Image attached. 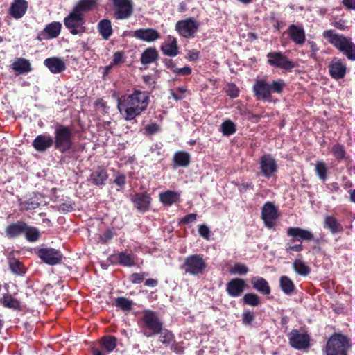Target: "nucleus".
Listing matches in <instances>:
<instances>
[{
	"instance_id": "59",
	"label": "nucleus",
	"mask_w": 355,
	"mask_h": 355,
	"mask_svg": "<svg viewBox=\"0 0 355 355\" xmlns=\"http://www.w3.org/2000/svg\"><path fill=\"white\" fill-rule=\"evenodd\" d=\"M227 94L232 98H235L239 96V91L235 85H230L226 91Z\"/></svg>"
},
{
	"instance_id": "8",
	"label": "nucleus",
	"mask_w": 355,
	"mask_h": 355,
	"mask_svg": "<svg viewBox=\"0 0 355 355\" xmlns=\"http://www.w3.org/2000/svg\"><path fill=\"white\" fill-rule=\"evenodd\" d=\"M200 27V23L194 18L189 17L178 21L175 24V30L183 37L193 38Z\"/></svg>"
},
{
	"instance_id": "54",
	"label": "nucleus",
	"mask_w": 355,
	"mask_h": 355,
	"mask_svg": "<svg viewBox=\"0 0 355 355\" xmlns=\"http://www.w3.org/2000/svg\"><path fill=\"white\" fill-rule=\"evenodd\" d=\"M242 320L243 324L245 325H250L254 320V315L252 312L246 310L242 314Z\"/></svg>"
},
{
	"instance_id": "58",
	"label": "nucleus",
	"mask_w": 355,
	"mask_h": 355,
	"mask_svg": "<svg viewBox=\"0 0 355 355\" xmlns=\"http://www.w3.org/2000/svg\"><path fill=\"white\" fill-rule=\"evenodd\" d=\"M185 92L186 89L184 87H180L177 88L175 92H171V96L175 100L178 101L184 97Z\"/></svg>"
},
{
	"instance_id": "35",
	"label": "nucleus",
	"mask_w": 355,
	"mask_h": 355,
	"mask_svg": "<svg viewBox=\"0 0 355 355\" xmlns=\"http://www.w3.org/2000/svg\"><path fill=\"white\" fill-rule=\"evenodd\" d=\"M281 290L287 295H291L295 289L293 281L287 276H282L279 279Z\"/></svg>"
},
{
	"instance_id": "49",
	"label": "nucleus",
	"mask_w": 355,
	"mask_h": 355,
	"mask_svg": "<svg viewBox=\"0 0 355 355\" xmlns=\"http://www.w3.org/2000/svg\"><path fill=\"white\" fill-rule=\"evenodd\" d=\"M331 152L335 158L340 161L345 157V148L341 144H336L332 147Z\"/></svg>"
},
{
	"instance_id": "56",
	"label": "nucleus",
	"mask_w": 355,
	"mask_h": 355,
	"mask_svg": "<svg viewBox=\"0 0 355 355\" xmlns=\"http://www.w3.org/2000/svg\"><path fill=\"white\" fill-rule=\"evenodd\" d=\"M114 176H115V178L113 180V182L115 184H116L117 186H119L120 187H123L125 185V182H126V177H125V175L117 172L114 175Z\"/></svg>"
},
{
	"instance_id": "24",
	"label": "nucleus",
	"mask_w": 355,
	"mask_h": 355,
	"mask_svg": "<svg viewBox=\"0 0 355 355\" xmlns=\"http://www.w3.org/2000/svg\"><path fill=\"white\" fill-rule=\"evenodd\" d=\"M44 64L54 74L60 73L66 69L64 60L58 57L48 58L44 60Z\"/></svg>"
},
{
	"instance_id": "46",
	"label": "nucleus",
	"mask_w": 355,
	"mask_h": 355,
	"mask_svg": "<svg viewBox=\"0 0 355 355\" xmlns=\"http://www.w3.org/2000/svg\"><path fill=\"white\" fill-rule=\"evenodd\" d=\"M243 301L245 304L256 306L260 304V299L259 296L253 293H246L243 297Z\"/></svg>"
},
{
	"instance_id": "47",
	"label": "nucleus",
	"mask_w": 355,
	"mask_h": 355,
	"mask_svg": "<svg viewBox=\"0 0 355 355\" xmlns=\"http://www.w3.org/2000/svg\"><path fill=\"white\" fill-rule=\"evenodd\" d=\"M315 173L318 178L324 182L327 180V168L324 162H318L315 164Z\"/></svg>"
},
{
	"instance_id": "39",
	"label": "nucleus",
	"mask_w": 355,
	"mask_h": 355,
	"mask_svg": "<svg viewBox=\"0 0 355 355\" xmlns=\"http://www.w3.org/2000/svg\"><path fill=\"white\" fill-rule=\"evenodd\" d=\"M24 234L26 240L31 243L37 241L40 235V232L37 227L29 226L27 223H26V228Z\"/></svg>"
},
{
	"instance_id": "41",
	"label": "nucleus",
	"mask_w": 355,
	"mask_h": 355,
	"mask_svg": "<svg viewBox=\"0 0 355 355\" xmlns=\"http://www.w3.org/2000/svg\"><path fill=\"white\" fill-rule=\"evenodd\" d=\"M101 345L107 353L112 352L116 347V338L112 336H104Z\"/></svg>"
},
{
	"instance_id": "61",
	"label": "nucleus",
	"mask_w": 355,
	"mask_h": 355,
	"mask_svg": "<svg viewBox=\"0 0 355 355\" xmlns=\"http://www.w3.org/2000/svg\"><path fill=\"white\" fill-rule=\"evenodd\" d=\"M144 274L133 273L131 276V282L133 284H139L143 282Z\"/></svg>"
},
{
	"instance_id": "28",
	"label": "nucleus",
	"mask_w": 355,
	"mask_h": 355,
	"mask_svg": "<svg viewBox=\"0 0 355 355\" xmlns=\"http://www.w3.org/2000/svg\"><path fill=\"white\" fill-rule=\"evenodd\" d=\"M26 228V223L22 221H18L13 223L6 229V234L8 238L12 239L19 236L21 234H24Z\"/></svg>"
},
{
	"instance_id": "4",
	"label": "nucleus",
	"mask_w": 355,
	"mask_h": 355,
	"mask_svg": "<svg viewBox=\"0 0 355 355\" xmlns=\"http://www.w3.org/2000/svg\"><path fill=\"white\" fill-rule=\"evenodd\" d=\"M53 144L56 150L64 153L73 148V132L67 125L56 124L54 129Z\"/></svg>"
},
{
	"instance_id": "52",
	"label": "nucleus",
	"mask_w": 355,
	"mask_h": 355,
	"mask_svg": "<svg viewBox=\"0 0 355 355\" xmlns=\"http://www.w3.org/2000/svg\"><path fill=\"white\" fill-rule=\"evenodd\" d=\"M159 130L160 126L155 123H152L145 125L144 128V134L146 135H153L159 132Z\"/></svg>"
},
{
	"instance_id": "13",
	"label": "nucleus",
	"mask_w": 355,
	"mask_h": 355,
	"mask_svg": "<svg viewBox=\"0 0 355 355\" xmlns=\"http://www.w3.org/2000/svg\"><path fill=\"white\" fill-rule=\"evenodd\" d=\"M112 2L116 8V19H125L132 15L133 8L130 0H112Z\"/></svg>"
},
{
	"instance_id": "60",
	"label": "nucleus",
	"mask_w": 355,
	"mask_h": 355,
	"mask_svg": "<svg viewBox=\"0 0 355 355\" xmlns=\"http://www.w3.org/2000/svg\"><path fill=\"white\" fill-rule=\"evenodd\" d=\"M197 215L196 214H189L186 215L181 219V223L183 224H189L196 220Z\"/></svg>"
},
{
	"instance_id": "38",
	"label": "nucleus",
	"mask_w": 355,
	"mask_h": 355,
	"mask_svg": "<svg viewBox=\"0 0 355 355\" xmlns=\"http://www.w3.org/2000/svg\"><path fill=\"white\" fill-rule=\"evenodd\" d=\"M0 302L6 308L14 310H17L20 308V302L8 294L4 295L0 300Z\"/></svg>"
},
{
	"instance_id": "1",
	"label": "nucleus",
	"mask_w": 355,
	"mask_h": 355,
	"mask_svg": "<svg viewBox=\"0 0 355 355\" xmlns=\"http://www.w3.org/2000/svg\"><path fill=\"white\" fill-rule=\"evenodd\" d=\"M149 103V94L146 91L135 89L118 100V109L126 121H131L144 112Z\"/></svg>"
},
{
	"instance_id": "7",
	"label": "nucleus",
	"mask_w": 355,
	"mask_h": 355,
	"mask_svg": "<svg viewBox=\"0 0 355 355\" xmlns=\"http://www.w3.org/2000/svg\"><path fill=\"white\" fill-rule=\"evenodd\" d=\"M142 320L145 326L143 334L146 337H151L153 335L159 334L162 329V323L157 313L154 311L150 310L145 311L143 314Z\"/></svg>"
},
{
	"instance_id": "50",
	"label": "nucleus",
	"mask_w": 355,
	"mask_h": 355,
	"mask_svg": "<svg viewBox=\"0 0 355 355\" xmlns=\"http://www.w3.org/2000/svg\"><path fill=\"white\" fill-rule=\"evenodd\" d=\"M159 334H160L159 340L164 344H169L173 339V334L167 329L162 328Z\"/></svg>"
},
{
	"instance_id": "30",
	"label": "nucleus",
	"mask_w": 355,
	"mask_h": 355,
	"mask_svg": "<svg viewBox=\"0 0 355 355\" xmlns=\"http://www.w3.org/2000/svg\"><path fill=\"white\" fill-rule=\"evenodd\" d=\"M12 69L16 71L17 74L26 73L31 71L29 61L24 58H17L12 64Z\"/></svg>"
},
{
	"instance_id": "42",
	"label": "nucleus",
	"mask_w": 355,
	"mask_h": 355,
	"mask_svg": "<svg viewBox=\"0 0 355 355\" xmlns=\"http://www.w3.org/2000/svg\"><path fill=\"white\" fill-rule=\"evenodd\" d=\"M293 266L295 271L300 275L306 276L310 273L309 267L300 259H296Z\"/></svg>"
},
{
	"instance_id": "64",
	"label": "nucleus",
	"mask_w": 355,
	"mask_h": 355,
	"mask_svg": "<svg viewBox=\"0 0 355 355\" xmlns=\"http://www.w3.org/2000/svg\"><path fill=\"white\" fill-rule=\"evenodd\" d=\"M187 58L191 61H196L199 58V51L194 49L189 51Z\"/></svg>"
},
{
	"instance_id": "9",
	"label": "nucleus",
	"mask_w": 355,
	"mask_h": 355,
	"mask_svg": "<svg viewBox=\"0 0 355 355\" xmlns=\"http://www.w3.org/2000/svg\"><path fill=\"white\" fill-rule=\"evenodd\" d=\"M268 63L274 67L291 71L294 68V63L285 56L282 52H270L267 54Z\"/></svg>"
},
{
	"instance_id": "62",
	"label": "nucleus",
	"mask_w": 355,
	"mask_h": 355,
	"mask_svg": "<svg viewBox=\"0 0 355 355\" xmlns=\"http://www.w3.org/2000/svg\"><path fill=\"white\" fill-rule=\"evenodd\" d=\"M303 250V247L301 244H297L295 245H286V251L288 253H291L292 251L295 252H301Z\"/></svg>"
},
{
	"instance_id": "29",
	"label": "nucleus",
	"mask_w": 355,
	"mask_h": 355,
	"mask_svg": "<svg viewBox=\"0 0 355 355\" xmlns=\"http://www.w3.org/2000/svg\"><path fill=\"white\" fill-rule=\"evenodd\" d=\"M161 50L166 55L171 57L175 56L178 53L176 39L170 37L168 42H165L162 44Z\"/></svg>"
},
{
	"instance_id": "37",
	"label": "nucleus",
	"mask_w": 355,
	"mask_h": 355,
	"mask_svg": "<svg viewBox=\"0 0 355 355\" xmlns=\"http://www.w3.org/2000/svg\"><path fill=\"white\" fill-rule=\"evenodd\" d=\"M40 205V203L35 195L19 201V207L21 210H33L38 207Z\"/></svg>"
},
{
	"instance_id": "6",
	"label": "nucleus",
	"mask_w": 355,
	"mask_h": 355,
	"mask_svg": "<svg viewBox=\"0 0 355 355\" xmlns=\"http://www.w3.org/2000/svg\"><path fill=\"white\" fill-rule=\"evenodd\" d=\"M206 266V262L202 254H192L184 259L181 268L185 273L193 276H198L204 272Z\"/></svg>"
},
{
	"instance_id": "21",
	"label": "nucleus",
	"mask_w": 355,
	"mask_h": 355,
	"mask_svg": "<svg viewBox=\"0 0 355 355\" xmlns=\"http://www.w3.org/2000/svg\"><path fill=\"white\" fill-rule=\"evenodd\" d=\"M287 234L292 237L291 242L310 241L313 239V234L311 231L300 227H289Z\"/></svg>"
},
{
	"instance_id": "18",
	"label": "nucleus",
	"mask_w": 355,
	"mask_h": 355,
	"mask_svg": "<svg viewBox=\"0 0 355 355\" xmlns=\"http://www.w3.org/2000/svg\"><path fill=\"white\" fill-rule=\"evenodd\" d=\"M134 207L141 213L147 211L150 208V197L146 193H137L131 196Z\"/></svg>"
},
{
	"instance_id": "22",
	"label": "nucleus",
	"mask_w": 355,
	"mask_h": 355,
	"mask_svg": "<svg viewBox=\"0 0 355 355\" xmlns=\"http://www.w3.org/2000/svg\"><path fill=\"white\" fill-rule=\"evenodd\" d=\"M245 281L240 278L231 279L226 285V291L232 297H237L243 292Z\"/></svg>"
},
{
	"instance_id": "36",
	"label": "nucleus",
	"mask_w": 355,
	"mask_h": 355,
	"mask_svg": "<svg viewBox=\"0 0 355 355\" xmlns=\"http://www.w3.org/2000/svg\"><path fill=\"white\" fill-rule=\"evenodd\" d=\"M179 198V194L173 191H167L159 194L160 201L166 205H171Z\"/></svg>"
},
{
	"instance_id": "16",
	"label": "nucleus",
	"mask_w": 355,
	"mask_h": 355,
	"mask_svg": "<svg viewBox=\"0 0 355 355\" xmlns=\"http://www.w3.org/2000/svg\"><path fill=\"white\" fill-rule=\"evenodd\" d=\"M277 218V209L271 202H266L261 209V218L266 227H273L274 221Z\"/></svg>"
},
{
	"instance_id": "19",
	"label": "nucleus",
	"mask_w": 355,
	"mask_h": 355,
	"mask_svg": "<svg viewBox=\"0 0 355 355\" xmlns=\"http://www.w3.org/2000/svg\"><path fill=\"white\" fill-rule=\"evenodd\" d=\"M32 146L37 151L44 152L54 146L53 137L48 134L39 135L33 141Z\"/></svg>"
},
{
	"instance_id": "51",
	"label": "nucleus",
	"mask_w": 355,
	"mask_h": 355,
	"mask_svg": "<svg viewBox=\"0 0 355 355\" xmlns=\"http://www.w3.org/2000/svg\"><path fill=\"white\" fill-rule=\"evenodd\" d=\"M248 272V268L243 263H236L230 270V272L234 275H243Z\"/></svg>"
},
{
	"instance_id": "43",
	"label": "nucleus",
	"mask_w": 355,
	"mask_h": 355,
	"mask_svg": "<svg viewBox=\"0 0 355 355\" xmlns=\"http://www.w3.org/2000/svg\"><path fill=\"white\" fill-rule=\"evenodd\" d=\"M10 270L16 275H22L25 272V268L23 264L16 259H11L9 261Z\"/></svg>"
},
{
	"instance_id": "5",
	"label": "nucleus",
	"mask_w": 355,
	"mask_h": 355,
	"mask_svg": "<svg viewBox=\"0 0 355 355\" xmlns=\"http://www.w3.org/2000/svg\"><path fill=\"white\" fill-rule=\"evenodd\" d=\"M350 347L347 337L341 334H335L331 336L327 344V355H347Z\"/></svg>"
},
{
	"instance_id": "40",
	"label": "nucleus",
	"mask_w": 355,
	"mask_h": 355,
	"mask_svg": "<svg viewBox=\"0 0 355 355\" xmlns=\"http://www.w3.org/2000/svg\"><path fill=\"white\" fill-rule=\"evenodd\" d=\"M117 260L123 266L131 267L135 265L133 256L127 252H122L119 253L117 254Z\"/></svg>"
},
{
	"instance_id": "63",
	"label": "nucleus",
	"mask_w": 355,
	"mask_h": 355,
	"mask_svg": "<svg viewBox=\"0 0 355 355\" xmlns=\"http://www.w3.org/2000/svg\"><path fill=\"white\" fill-rule=\"evenodd\" d=\"M59 211L62 213L69 212L73 210V206L71 203L64 202L61 204L58 208Z\"/></svg>"
},
{
	"instance_id": "17",
	"label": "nucleus",
	"mask_w": 355,
	"mask_h": 355,
	"mask_svg": "<svg viewBox=\"0 0 355 355\" xmlns=\"http://www.w3.org/2000/svg\"><path fill=\"white\" fill-rule=\"evenodd\" d=\"M135 38L146 42H153L160 39L161 34L154 28H139L132 33Z\"/></svg>"
},
{
	"instance_id": "55",
	"label": "nucleus",
	"mask_w": 355,
	"mask_h": 355,
	"mask_svg": "<svg viewBox=\"0 0 355 355\" xmlns=\"http://www.w3.org/2000/svg\"><path fill=\"white\" fill-rule=\"evenodd\" d=\"M198 233L203 239L209 240L210 237V230L206 225H200L198 227Z\"/></svg>"
},
{
	"instance_id": "27",
	"label": "nucleus",
	"mask_w": 355,
	"mask_h": 355,
	"mask_svg": "<svg viewBox=\"0 0 355 355\" xmlns=\"http://www.w3.org/2000/svg\"><path fill=\"white\" fill-rule=\"evenodd\" d=\"M251 284L254 289L263 295H269L271 292L268 282L263 277L254 276L251 279Z\"/></svg>"
},
{
	"instance_id": "25",
	"label": "nucleus",
	"mask_w": 355,
	"mask_h": 355,
	"mask_svg": "<svg viewBox=\"0 0 355 355\" xmlns=\"http://www.w3.org/2000/svg\"><path fill=\"white\" fill-rule=\"evenodd\" d=\"M288 34L291 40L297 45H302L305 42V31L301 26L291 25L288 28Z\"/></svg>"
},
{
	"instance_id": "26",
	"label": "nucleus",
	"mask_w": 355,
	"mask_h": 355,
	"mask_svg": "<svg viewBox=\"0 0 355 355\" xmlns=\"http://www.w3.org/2000/svg\"><path fill=\"white\" fill-rule=\"evenodd\" d=\"M108 178L106 169L103 168H97L90 174L89 180L96 186H103Z\"/></svg>"
},
{
	"instance_id": "45",
	"label": "nucleus",
	"mask_w": 355,
	"mask_h": 355,
	"mask_svg": "<svg viewBox=\"0 0 355 355\" xmlns=\"http://www.w3.org/2000/svg\"><path fill=\"white\" fill-rule=\"evenodd\" d=\"M95 4L96 0H80L73 10L80 13L90 10Z\"/></svg>"
},
{
	"instance_id": "32",
	"label": "nucleus",
	"mask_w": 355,
	"mask_h": 355,
	"mask_svg": "<svg viewBox=\"0 0 355 355\" xmlns=\"http://www.w3.org/2000/svg\"><path fill=\"white\" fill-rule=\"evenodd\" d=\"M324 227L329 229L332 234L340 232L343 230L342 225L331 216H327L324 218Z\"/></svg>"
},
{
	"instance_id": "34",
	"label": "nucleus",
	"mask_w": 355,
	"mask_h": 355,
	"mask_svg": "<svg viewBox=\"0 0 355 355\" xmlns=\"http://www.w3.org/2000/svg\"><path fill=\"white\" fill-rule=\"evenodd\" d=\"M173 162L175 167H186L189 164L190 155L187 152L178 151L173 156Z\"/></svg>"
},
{
	"instance_id": "10",
	"label": "nucleus",
	"mask_w": 355,
	"mask_h": 355,
	"mask_svg": "<svg viewBox=\"0 0 355 355\" xmlns=\"http://www.w3.org/2000/svg\"><path fill=\"white\" fill-rule=\"evenodd\" d=\"M64 23L65 26L73 35L79 34L84 31L83 27L84 24L83 18L80 13H78L74 10L64 18Z\"/></svg>"
},
{
	"instance_id": "48",
	"label": "nucleus",
	"mask_w": 355,
	"mask_h": 355,
	"mask_svg": "<svg viewBox=\"0 0 355 355\" xmlns=\"http://www.w3.org/2000/svg\"><path fill=\"white\" fill-rule=\"evenodd\" d=\"M116 306L123 311H129L132 308V302L125 297H118L115 301Z\"/></svg>"
},
{
	"instance_id": "44",
	"label": "nucleus",
	"mask_w": 355,
	"mask_h": 355,
	"mask_svg": "<svg viewBox=\"0 0 355 355\" xmlns=\"http://www.w3.org/2000/svg\"><path fill=\"white\" fill-rule=\"evenodd\" d=\"M220 130L223 135L230 136L236 132V125L230 120H225L220 125Z\"/></svg>"
},
{
	"instance_id": "33",
	"label": "nucleus",
	"mask_w": 355,
	"mask_h": 355,
	"mask_svg": "<svg viewBox=\"0 0 355 355\" xmlns=\"http://www.w3.org/2000/svg\"><path fill=\"white\" fill-rule=\"evenodd\" d=\"M100 35L105 40H107L112 34L111 21L109 19H102L98 24Z\"/></svg>"
},
{
	"instance_id": "12",
	"label": "nucleus",
	"mask_w": 355,
	"mask_h": 355,
	"mask_svg": "<svg viewBox=\"0 0 355 355\" xmlns=\"http://www.w3.org/2000/svg\"><path fill=\"white\" fill-rule=\"evenodd\" d=\"M37 255L44 263L51 266L59 263L62 259L60 251L51 248L38 250Z\"/></svg>"
},
{
	"instance_id": "57",
	"label": "nucleus",
	"mask_w": 355,
	"mask_h": 355,
	"mask_svg": "<svg viewBox=\"0 0 355 355\" xmlns=\"http://www.w3.org/2000/svg\"><path fill=\"white\" fill-rule=\"evenodd\" d=\"M124 62V54L122 51L115 52L113 55L112 64L118 65Z\"/></svg>"
},
{
	"instance_id": "53",
	"label": "nucleus",
	"mask_w": 355,
	"mask_h": 355,
	"mask_svg": "<svg viewBox=\"0 0 355 355\" xmlns=\"http://www.w3.org/2000/svg\"><path fill=\"white\" fill-rule=\"evenodd\" d=\"M172 71L179 76H188L191 73L192 69L187 66L182 68H178L175 65H173Z\"/></svg>"
},
{
	"instance_id": "23",
	"label": "nucleus",
	"mask_w": 355,
	"mask_h": 355,
	"mask_svg": "<svg viewBox=\"0 0 355 355\" xmlns=\"http://www.w3.org/2000/svg\"><path fill=\"white\" fill-rule=\"evenodd\" d=\"M28 2L26 0H13L9 8V14L15 19H21L26 12Z\"/></svg>"
},
{
	"instance_id": "31",
	"label": "nucleus",
	"mask_w": 355,
	"mask_h": 355,
	"mask_svg": "<svg viewBox=\"0 0 355 355\" xmlns=\"http://www.w3.org/2000/svg\"><path fill=\"white\" fill-rule=\"evenodd\" d=\"M158 53L155 48H148L145 50L141 56V62L143 64H149L158 59Z\"/></svg>"
},
{
	"instance_id": "3",
	"label": "nucleus",
	"mask_w": 355,
	"mask_h": 355,
	"mask_svg": "<svg viewBox=\"0 0 355 355\" xmlns=\"http://www.w3.org/2000/svg\"><path fill=\"white\" fill-rule=\"evenodd\" d=\"M322 35L328 42L343 53L348 60L355 61V44L351 37L340 35L332 29L324 31Z\"/></svg>"
},
{
	"instance_id": "20",
	"label": "nucleus",
	"mask_w": 355,
	"mask_h": 355,
	"mask_svg": "<svg viewBox=\"0 0 355 355\" xmlns=\"http://www.w3.org/2000/svg\"><path fill=\"white\" fill-rule=\"evenodd\" d=\"M62 25L60 22L54 21L46 26L44 29L37 35V40H49L57 37L61 30Z\"/></svg>"
},
{
	"instance_id": "2",
	"label": "nucleus",
	"mask_w": 355,
	"mask_h": 355,
	"mask_svg": "<svg viewBox=\"0 0 355 355\" xmlns=\"http://www.w3.org/2000/svg\"><path fill=\"white\" fill-rule=\"evenodd\" d=\"M286 87V83L282 79L268 83L265 79L257 80L252 87L254 96L259 101H271L272 94H281Z\"/></svg>"
},
{
	"instance_id": "11",
	"label": "nucleus",
	"mask_w": 355,
	"mask_h": 355,
	"mask_svg": "<svg viewBox=\"0 0 355 355\" xmlns=\"http://www.w3.org/2000/svg\"><path fill=\"white\" fill-rule=\"evenodd\" d=\"M259 164L261 175L267 179L272 178L277 171V162L270 155L266 154L261 156Z\"/></svg>"
},
{
	"instance_id": "14",
	"label": "nucleus",
	"mask_w": 355,
	"mask_h": 355,
	"mask_svg": "<svg viewBox=\"0 0 355 355\" xmlns=\"http://www.w3.org/2000/svg\"><path fill=\"white\" fill-rule=\"evenodd\" d=\"M288 338L290 345L297 349H306L309 346V335L297 329H293L289 333Z\"/></svg>"
},
{
	"instance_id": "15",
	"label": "nucleus",
	"mask_w": 355,
	"mask_h": 355,
	"mask_svg": "<svg viewBox=\"0 0 355 355\" xmlns=\"http://www.w3.org/2000/svg\"><path fill=\"white\" fill-rule=\"evenodd\" d=\"M329 74L335 80H340L345 77L347 67L345 62L338 58H334L329 64Z\"/></svg>"
}]
</instances>
